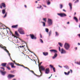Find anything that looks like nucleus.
<instances>
[{"label":"nucleus","mask_w":80,"mask_h":80,"mask_svg":"<svg viewBox=\"0 0 80 80\" xmlns=\"http://www.w3.org/2000/svg\"><path fill=\"white\" fill-rule=\"evenodd\" d=\"M23 67H24V68H27V69H28V70L29 71H30V72H32V73H33L34 75H36V74H35V73L32 70H30V69L29 68H28L27 67H25L24 66H23Z\"/></svg>","instance_id":"7"},{"label":"nucleus","mask_w":80,"mask_h":80,"mask_svg":"<svg viewBox=\"0 0 80 80\" xmlns=\"http://www.w3.org/2000/svg\"><path fill=\"white\" fill-rule=\"evenodd\" d=\"M28 50H29V52H30V50H29V49H28Z\"/></svg>","instance_id":"62"},{"label":"nucleus","mask_w":80,"mask_h":80,"mask_svg":"<svg viewBox=\"0 0 80 80\" xmlns=\"http://www.w3.org/2000/svg\"><path fill=\"white\" fill-rule=\"evenodd\" d=\"M45 73H46V74H48V73H49V72H50V69L49 68H46L45 70Z\"/></svg>","instance_id":"9"},{"label":"nucleus","mask_w":80,"mask_h":80,"mask_svg":"<svg viewBox=\"0 0 80 80\" xmlns=\"http://www.w3.org/2000/svg\"><path fill=\"white\" fill-rule=\"evenodd\" d=\"M63 11H64V12H66V11L65 10V9H63Z\"/></svg>","instance_id":"52"},{"label":"nucleus","mask_w":80,"mask_h":80,"mask_svg":"<svg viewBox=\"0 0 80 80\" xmlns=\"http://www.w3.org/2000/svg\"><path fill=\"white\" fill-rule=\"evenodd\" d=\"M2 13L3 14H5V9L2 10Z\"/></svg>","instance_id":"25"},{"label":"nucleus","mask_w":80,"mask_h":80,"mask_svg":"<svg viewBox=\"0 0 80 80\" xmlns=\"http://www.w3.org/2000/svg\"><path fill=\"white\" fill-rule=\"evenodd\" d=\"M25 47V46H21L19 47H20V48H22V47L23 48V47Z\"/></svg>","instance_id":"42"},{"label":"nucleus","mask_w":80,"mask_h":80,"mask_svg":"<svg viewBox=\"0 0 80 80\" xmlns=\"http://www.w3.org/2000/svg\"><path fill=\"white\" fill-rule=\"evenodd\" d=\"M69 5L70 7V8L71 10H72V3H69Z\"/></svg>","instance_id":"22"},{"label":"nucleus","mask_w":80,"mask_h":80,"mask_svg":"<svg viewBox=\"0 0 80 80\" xmlns=\"http://www.w3.org/2000/svg\"><path fill=\"white\" fill-rule=\"evenodd\" d=\"M30 36L31 38L32 39H36L37 38L35 37V36H34V35L33 34H30Z\"/></svg>","instance_id":"8"},{"label":"nucleus","mask_w":80,"mask_h":80,"mask_svg":"<svg viewBox=\"0 0 80 80\" xmlns=\"http://www.w3.org/2000/svg\"><path fill=\"white\" fill-rule=\"evenodd\" d=\"M64 68H65L66 69H69V67L67 65L65 66H64Z\"/></svg>","instance_id":"24"},{"label":"nucleus","mask_w":80,"mask_h":80,"mask_svg":"<svg viewBox=\"0 0 80 80\" xmlns=\"http://www.w3.org/2000/svg\"><path fill=\"white\" fill-rule=\"evenodd\" d=\"M59 46H60V47H63V44L62 43H61L60 42H58V43Z\"/></svg>","instance_id":"27"},{"label":"nucleus","mask_w":80,"mask_h":80,"mask_svg":"<svg viewBox=\"0 0 80 80\" xmlns=\"http://www.w3.org/2000/svg\"><path fill=\"white\" fill-rule=\"evenodd\" d=\"M46 32L48 33V29L47 28H46Z\"/></svg>","instance_id":"36"},{"label":"nucleus","mask_w":80,"mask_h":80,"mask_svg":"<svg viewBox=\"0 0 80 80\" xmlns=\"http://www.w3.org/2000/svg\"><path fill=\"white\" fill-rule=\"evenodd\" d=\"M14 36V38H16V37H17L15 36Z\"/></svg>","instance_id":"55"},{"label":"nucleus","mask_w":80,"mask_h":80,"mask_svg":"<svg viewBox=\"0 0 80 80\" xmlns=\"http://www.w3.org/2000/svg\"><path fill=\"white\" fill-rule=\"evenodd\" d=\"M40 69H41V70H42V71H45V68L43 67V66H41L40 67Z\"/></svg>","instance_id":"12"},{"label":"nucleus","mask_w":80,"mask_h":80,"mask_svg":"<svg viewBox=\"0 0 80 80\" xmlns=\"http://www.w3.org/2000/svg\"><path fill=\"white\" fill-rule=\"evenodd\" d=\"M78 45H80V43H79V42L78 43Z\"/></svg>","instance_id":"48"},{"label":"nucleus","mask_w":80,"mask_h":80,"mask_svg":"<svg viewBox=\"0 0 80 80\" xmlns=\"http://www.w3.org/2000/svg\"><path fill=\"white\" fill-rule=\"evenodd\" d=\"M75 49L76 50H77V48H76Z\"/></svg>","instance_id":"57"},{"label":"nucleus","mask_w":80,"mask_h":80,"mask_svg":"<svg viewBox=\"0 0 80 80\" xmlns=\"http://www.w3.org/2000/svg\"><path fill=\"white\" fill-rule=\"evenodd\" d=\"M11 72L12 73H15V71H11Z\"/></svg>","instance_id":"38"},{"label":"nucleus","mask_w":80,"mask_h":80,"mask_svg":"<svg viewBox=\"0 0 80 80\" xmlns=\"http://www.w3.org/2000/svg\"><path fill=\"white\" fill-rule=\"evenodd\" d=\"M15 34L17 36H18V35H19L18 34V32H17V31H15Z\"/></svg>","instance_id":"32"},{"label":"nucleus","mask_w":80,"mask_h":80,"mask_svg":"<svg viewBox=\"0 0 80 80\" xmlns=\"http://www.w3.org/2000/svg\"><path fill=\"white\" fill-rule=\"evenodd\" d=\"M69 23H70V22H67V24H69Z\"/></svg>","instance_id":"49"},{"label":"nucleus","mask_w":80,"mask_h":80,"mask_svg":"<svg viewBox=\"0 0 80 80\" xmlns=\"http://www.w3.org/2000/svg\"><path fill=\"white\" fill-rule=\"evenodd\" d=\"M15 75H13L12 74H9L8 76V79H10V78H13V77H15Z\"/></svg>","instance_id":"5"},{"label":"nucleus","mask_w":80,"mask_h":80,"mask_svg":"<svg viewBox=\"0 0 80 80\" xmlns=\"http://www.w3.org/2000/svg\"><path fill=\"white\" fill-rule=\"evenodd\" d=\"M12 62H14L15 64L16 65H18V66H21L22 67H23V66H24L22 65H21V64H20L18 63H16V62H15V61H13L12 60Z\"/></svg>","instance_id":"15"},{"label":"nucleus","mask_w":80,"mask_h":80,"mask_svg":"<svg viewBox=\"0 0 80 80\" xmlns=\"http://www.w3.org/2000/svg\"><path fill=\"white\" fill-rule=\"evenodd\" d=\"M70 72H71V73H72V69H70Z\"/></svg>","instance_id":"46"},{"label":"nucleus","mask_w":80,"mask_h":80,"mask_svg":"<svg viewBox=\"0 0 80 80\" xmlns=\"http://www.w3.org/2000/svg\"><path fill=\"white\" fill-rule=\"evenodd\" d=\"M40 8H42V6L41 5H40Z\"/></svg>","instance_id":"53"},{"label":"nucleus","mask_w":80,"mask_h":80,"mask_svg":"<svg viewBox=\"0 0 80 80\" xmlns=\"http://www.w3.org/2000/svg\"><path fill=\"white\" fill-rule=\"evenodd\" d=\"M6 68H7V69L9 70H11V69L9 67L6 66Z\"/></svg>","instance_id":"33"},{"label":"nucleus","mask_w":80,"mask_h":80,"mask_svg":"<svg viewBox=\"0 0 80 80\" xmlns=\"http://www.w3.org/2000/svg\"><path fill=\"white\" fill-rule=\"evenodd\" d=\"M1 68V69H3V71H5V68H2V67H0Z\"/></svg>","instance_id":"41"},{"label":"nucleus","mask_w":80,"mask_h":80,"mask_svg":"<svg viewBox=\"0 0 80 80\" xmlns=\"http://www.w3.org/2000/svg\"><path fill=\"white\" fill-rule=\"evenodd\" d=\"M41 23H42V25L43 27H45V22H41Z\"/></svg>","instance_id":"28"},{"label":"nucleus","mask_w":80,"mask_h":80,"mask_svg":"<svg viewBox=\"0 0 80 80\" xmlns=\"http://www.w3.org/2000/svg\"><path fill=\"white\" fill-rule=\"evenodd\" d=\"M40 8L38 7H37V8Z\"/></svg>","instance_id":"61"},{"label":"nucleus","mask_w":80,"mask_h":80,"mask_svg":"<svg viewBox=\"0 0 80 80\" xmlns=\"http://www.w3.org/2000/svg\"><path fill=\"white\" fill-rule=\"evenodd\" d=\"M74 20H75L76 22H78V19H77V18H76V17H74Z\"/></svg>","instance_id":"26"},{"label":"nucleus","mask_w":80,"mask_h":80,"mask_svg":"<svg viewBox=\"0 0 80 80\" xmlns=\"http://www.w3.org/2000/svg\"><path fill=\"white\" fill-rule=\"evenodd\" d=\"M55 33H56V36H58V35H59V34H58V32H55Z\"/></svg>","instance_id":"31"},{"label":"nucleus","mask_w":80,"mask_h":80,"mask_svg":"<svg viewBox=\"0 0 80 80\" xmlns=\"http://www.w3.org/2000/svg\"><path fill=\"white\" fill-rule=\"evenodd\" d=\"M1 48H2V49H4L6 52H8V53L9 52H8V51L7 49V48L5 46L3 47V45H2L0 47Z\"/></svg>","instance_id":"4"},{"label":"nucleus","mask_w":80,"mask_h":80,"mask_svg":"<svg viewBox=\"0 0 80 80\" xmlns=\"http://www.w3.org/2000/svg\"><path fill=\"white\" fill-rule=\"evenodd\" d=\"M40 42H41V43H43V41L42 39H40Z\"/></svg>","instance_id":"40"},{"label":"nucleus","mask_w":80,"mask_h":80,"mask_svg":"<svg viewBox=\"0 0 80 80\" xmlns=\"http://www.w3.org/2000/svg\"><path fill=\"white\" fill-rule=\"evenodd\" d=\"M66 53V51L65 50H64L63 48H62L61 49V53Z\"/></svg>","instance_id":"17"},{"label":"nucleus","mask_w":80,"mask_h":80,"mask_svg":"<svg viewBox=\"0 0 80 80\" xmlns=\"http://www.w3.org/2000/svg\"><path fill=\"white\" fill-rule=\"evenodd\" d=\"M79 2V0H76L74 2L75 3H77V2Z\"/></svg>","instance_id":"37"},{"label":"nucleus","mask_w":80,"mask_h":80,"mask_svg":"<svg viewBox=\"0 0 80 80\" xmlns=\"http://www.w3.org/2000/svg\"><path fill=\"white\" fill-rule=\"evenodd\" d=\"M51 78V76H50L48 78Z\"/></svg>","instance_id":"58"},{"label":"nucleus","mask_w":80,"mask_h":80,"mask_svg":"<svg viewBox=\"0 0 80 80\" xmlns=\"http://www.w3.org/2000/svg\"><path fill=\"white\" fill-rule=\"evenodd\" d=\"M47 4L48 5H49L51 3L50 1H52V0H46Z\"/></svg>","instance_id":"16"},{"label":"nucleus","mask_w":80,"mask_h":80,"mask_svg":"<svg viewBox=\"0 0 80 80\" xmlns=\"http://www.w3.org/2000/svg\"><path fill=\"white\" fill-rule=\"evenodd\" d=\"M8 53V55H9V57H10V53H9V52Z\"/></svg>","instance_id":"47"},{"label":"nucleus","mask_w":80,"mask_h":80,"mask_svg":"<svg viewBox=\"0 0 80 80\" xmlns=\"http://www.w3.org/2000/svg\"><path fill=\"white\" fill-rule=\"evenodd\" d=\"M75 0H73V1H75Z\"/></svg>","instance_id":"64"},{"label":"nucleus","mask_w":80,"mask_h":80,"mask_svg":"<svg viewBox=\"0 0 80 80\" xmlns=\"http://www.w3.org/2000/svg\"><path fill=\"white\" fill-rule=\"evenodd\" d=\"M57 57V54L55 53V54L54 55V56L52 57L53 59H55Z\"/></svg>","instance_id":"19"},{"label":"nucleus","mask_w":80,"mask_h":80,"mask_svg":"<svg viewBox=\"0 0 80 80\" xmlns=\"http://www.w3.org/2000/svg\"><path fill=\"white\" fill-rule=\"evenodd\" d=\"M43 54L45 56H47L48 55V52H43Z\"/></svg>","instance_id":"20"},{"label":"nucleus","mask_w":80,"mask_h":80,"mask_svg":"<svg viewBox=\"0 0 80 80\" xmlns=\"http://www.w3.org/2000/svg\"><path fill=\"white\" fill-rule=\"evenodd\" d=\"M48 24L49 26H50V25H52L53 23V21L52 20V19L48 18Z\"/></svg>","instance_id":"2"},{"label":"nucleus","mask_w":80,"mask_h":80,"mask_svg":"<svg viewBox=\"0 0 80 80\" xmlns=\"http://www.w3.org/2000/svg\"><path fill=\"white\" fill-rule=\"evenodd\" d=\"M24 7H25V8H27V5H24Z\"/></svg>","instance_id":"50"},{"label":"nucleus","mask_w":80,"mask_h":80,"mask_svg":"<svg viewBox=\"0 0 80 80\" xmlns=\"http://www.w3.org/2000/svg\"><path fill=\"white\" fill-rule=\"evenodd\" d=\"M40 37H41V38H42V36L41 35V34H40Z\"/></svg>","instance_id":"45"},{"label":"nucleus","mask_w":80,"mask_h":80,"mask_svg":"<svg viewBox=\"0 0 80 80\" xmlns=\"http://www.w3.org/2000/svg\"><path fill=\"white\" fill-rule=\"evenodd\" d=\"M1 45H2V44H0V47L1 46Z\"/></svg>","instance_id":"59"},{"label":"nucleus","mask_w":80,"mask_h":80,"mask_svg":"<svg viewBox=\"0 0 80 80\" xmlns=\"http://www.w3.org/2000/svg\"><path fill=\"white\" fill-rule=\"evenodd\" d=\"M52 33V31H50V32H49V35H51V33Z\"/></svg>","instance_id":"43"},{"label":"nucleus","mask_w":80,"mask_h":80,"mask_svg":"<svg viewBox=\"0 0 80 80\" xmlns=\"http://www.w3.org/2000/svg\"><path fill=\"white\" fill-rule=\"evenodd\" d=\"M50 51L51 52H53L55 53L57 52V51L54 49H51L50 50Z\"/></svg>","instance_id":"14"},{"label":"nucleus","mask_w":80,"mask_h":80,"mask_svg":"<svg viewBox=\"0 0 80 80\" xmlns=\"http://www.w3.org/2000/svg\"><path fill=\"white\" fill-rule=\"evenodd\" d=\"M53 70L54 71V72H55V68H52Z\"/></svg>","instance_id":"39"},{"label":"nucleus","mask_w":80,"mask_h":80,"mask_svg":"<svg viewBox=\"0 0 80 80\" xmlns=\"http://www.w3.org/2000/svg\"><path fill=\"white\" fill-rule=\"evenodd\" d=\"M0 72L2 75H5L6 74V71H2L1 70H0Z\"/></svg>","instance_id":"11"},{"label":"nucleus","mask_w":80,"mask_h":80,"mask_svg":"<svg viewBox=\"0 0 80 80\" xmlns=\"http://www.w3.org/2000/svg\"><path fill=\"white\" fill-rule=\"evenodd\" d=\"M0 8H2V6H0Z\"/></svg>","instance_id":"51"},{"label":"nucleus","mask_w":80,"mask_h":80,"mask_svg":"<svg viewBox=\"0 0 80 80\" xmlns=\"http://www.w3.org/2000/svg\"><path fill=\"white\" fill-rule=\"evenodd\" d=\"M49 66L51 68H53V66L52 65H49Z\"/></svg>","instance_id":"35"},{"label":"nucleus","mask_w":80,"mask_h":80,"mask_svg":"<svg viewBox=\"0 0 80 80\" xmlns=\"http://www.w3.org/2000/svg\"><path fill=\"white\" fill-rule=\"evenodd\" d=\"M42 63V62H41L40 64V65H41V64Z\"/></svg>","instance_id":"63"},{"label":"nucleus","mask_w":80,"mask_h":80,"mask_svg":"<svg viewBox=\"0 0 80 80\" xmlns=\"http://www.w3.org/2000/svg\"><path fill=\"white\" fill-rule=\"evenodd\" d=\"M59 51L60 52L61 51L60 50V47H59Z\"/></svg>","instance_id":"44"},{"label":"nucleus","mask_w":80,"mask_h":80,"mask_svg":"<svg viewBox=\"0 0 80 80\" xmlns=\"http://www.w3.org/2000/svg\"><path fill=\"white\" fill-rule=\"evenodd\" d=\"M43 20L45 22H47V18H43Z\"/></svg>","instance_id":"34"},{"label":"nucleus","mask_w":80,"mask_h":80,"mask_svg":"<svg viewBox=\"0 0 80 80\" xmlns=\"http://www.w3.org/2000/svg\"><path fill=\"white\" fill-rule=\"evenodd\" d=\"M60 8H63V5L62 4H60Z\"/></svg>","instance_id":"30"},{"label":"nucleus","mask_w":80,"mask_h":80,"mask_svg":"<svg viewBox=\"0 0 80 80\" xmlns=\"http://www.w3.org/2000/svg\"><path fill=\"white\" fill-rule=\"evenodd\" d=\"M70 74V71H68V73L66 72H64V74L66 75H68Z\"/></svg>","instance_id":"23"},{"label":"nucleus","mask_w":80,"mask_h":80,"mask_svg":"<svg viewBox=\"0 0 80 80\" xmlns=\"http://www.w3.org/2000/svg\"><path fill=\"white\" fill-rule=\"evenodd\" d=\"M18 32H19L20 34H22V35H24L25 34L24 31L22 28H19L18 29Z\"/></svg>","instance_id":"1"},{"label":"nucleus","mask_w":80,"mask_h":80,"mask_svg":"<svg viewBox=\"0 0 80 80\" xmlns=\"http://www.w3.org/2000/svg\"><path fill=\"white\" fill-rule=\"evenodd\" d=\"M35 3H37V1H36V2H35Z\"/></svg>","instance_id":"60"},{"label":"nucleus","mask_w":80,"mask_h":80,"mask_svg":"<svg viewBox=\"0 0 80 80\" xmlns=\"http://www.w3.org/2000/svg\"><path fill=\"white\" fill-rule=\"evenodd\" d=\"M64 47L66 50H68L70 48V45L68 43H65Z\"/></svg>","instance_id":"3"},{"label":"nucleus","mask_w":80,"mask_h":80,"mask_svg":"<svg viewBox=\"0 0 80 80\" xmlns=\"http://www.w3.org/2000/svg\"><path fill=\"white\" fill-rule=\"evenodd\" d=\"M76 14H77V13H76V12H75L74 13V15H76Z\"/></svg>","instance_id":"54"},{"label":"nucleus","mask_w":80,"mask_h":80,"mask_svg":"<svg viewBox=\"0 0 80 80\" xmlns=\"http://www.w3.org/2000/svg\"><path fill=\"white\" fill-rule=\"evenodd\" d=\"M7 12H6L5 13V15L3 17V18H5L7 17Z\"/></svg>","instance_id":"29"},{"label":"nucleus","mask_w":80,"mask_h":80,"mask_svg":"<svg viewBox=\"0 0 80 80\" xmlns=\"http://www.w3.org/2000/svg\"><path fill=\"white\" fill-rule=\"evenodd\" d=\"M7 65V63H3L1 64V66L3 67H6V65Z\"/></svg>","instance_id":"18"},{"label":"nucleus","mask_w":80,"mask_h":80,"mask_svg":"<svg viewBox=\"0 0 80 80\" xmlns=\"http://www.w3.org/2000/svg\"><path fill=\"white\" fill-rule=\"evenodd\" d=\"M9 65H11V68H15L16 67L14 66V64L12 62H9L8 63Z\"/></svg>","instance_id":"10"},{"label":"nucleus","mask_w":80,"mask_h":80,"mask_svg":"<svg viewBox=\"0 0 80 80\" xmlns=\"http://www.w3.org/2000/svg\"><path fill=\"white\" fill-rule=\"evenodd\" d=\"M58 15L61 17H67V15L64 13H58Z\"/></svg>","instance_id":"6"},{"label":"nucleus","mask_w":80,"mask_h":80,"mask_svg":"<svg viewBox=\"0 0 80 80\" xmlns=\"http://www.w3.org/2000/svg\"><path fill=\"white\" fill-rule=\"evenodd\" d=\"M43 6L44 7H47V6H46L45 5H44Z\"/></svg>","instance_id":"56"},{"label":"nucleus","mask_w":80,"mask_h":80,"mask_svg":"<svg viewBox=\"0 0 80 80\" xmlns=\"http://www.w3.org/2000/svg\"><path fill=\"white\" fill-rule=\"evenodd\" d=\"M18 25H12V28H18Z\"/></svg>","instance_id":"13"},{"label":"nucleus","mask_w":80,"mask_h":80,"mask_svg":"<svg viewBox=\"0 0 80 80\" xmlns=\"http://www.w3.org/2000/svg\"><path fill=\"white\" fill-rule=\"evenodd\" d=\"M1 5L2 6V7H3L4 8H5L6 7V6L5 5V4L4 3H2L1 4Z\"/></svg>","instance_id":"21"}]
</instances>
